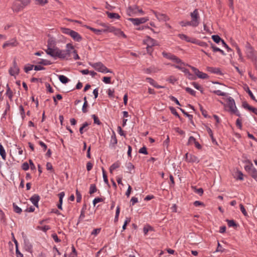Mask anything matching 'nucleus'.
Here are the masks:
<instances>
[{
  "mask_svg": "<svg viewBox=\"0 0 257 257\" xmlns=\"http://www.w3.org/2000/svg\"><path fill=\"white\" fill-rule=\"evenodd\" d=\"M40 199V197L37 194L33 195L30 199L33 205L37 207H38V202Z\"/></svg>",
  "mask_w": 257,
  "mask_h": 257,
  "instance_id": "obj_15",
  "label": "nucleus"
},
{
  "mask_svg": "<svg viewBox=\"0 0 257 257\" xmlns=\"http://www.w3.org/2000/svg\"><path fill=\"white\" fill-rule=\"evenodd\" d=\"M18 45V43L16 39H13L10 41H7L3 45V48H5L7 47H15Z\"/></svg>",
  "mask_w": 257,
  "mask_h": 257,
  "instance_id": "obj_13",
  "label": "nucleus"
},
{
  "mask_svg": "<svg viewBox=\"0 0 257 257\" xmlns=\"http://www.w3.org/2000/svg\"><path fill=\"white\" fill-rule=\"evenodd\" d=\"M185 89L186 92H187L188 93H189V94L193 96H195L196 91H194L193 89H191L190 87H186Z\"/></svg>",
  "mask_w": 257,
  "mask_h": 257,
  "instance_id": "obj_48",
  "label": "nucleus"
},
{
  "mask_svg": "<svg viewBox=\"0 0 257 257\" xmlns=\"http://www.w3.org/2000/svg\"><path fill=\"white\" fill-rule=\"evenodd\" d=\"M245 90L248 93V95L250 96V97L253 100L257 101L254 96L252 94V92L250 90V89L248 86L246 87V89H245Z\"/></svg>",
  "mask_w": 257,
  "mask_h": 257,
  "instance_id": "obj_45",
  "label": "nucleus"
},
{
  "mask_svg": "<svg viewBox=\"0 0 257 257\" xmlns=\"http://www.w3.org/2000/svg\"><path fill=\"white\" fill-rule=\"evenodd\" d=\"M59 79L60 81L63 84H66L69 81V79L67 77L63 75L59 76Z\"/></svg>",
  "mask_w": 257,
  "mask_h": 257,
  "instance_id": "obj_30",
  "label": "nucleus"
},
{
  "mask_svg": "<svg viewBox=\"0 0 257 257\" xmlns=\"http://www.w3.org/2000/svg\"><path fill=\"white\" fill-rule=\"evenodd\" d=\"M189 66L191 68V69L192 70V71H193L194 74L198 78L203 79L208 78V76L207 74L200 71L197 68H196L193 66H191L190 65H189Z\"/></svg>",
  "mask_w": 257,
  "mask_h": 257,
  "instance_id": "obj_8",
  "label": "nucleus"
},
{
  "mask_svg": "<svg viewBox=\"0 0 257 257\" xmlns=\"http://www.w3.org/2000/svg\"><path fill=\"white\" fill-rule=\"evenodd\" d=\"M239 207H240V209L241 211V212L243 213V214L245 216H247V212L246 211L243 205L241 204H240L239 205Z\"/></svg>",
  "mask_w": 257,
  "mask_h": 257,
  "instance_id": "obj_58",
  "label": "nucleus"
},
{
  "mask_svg": "<svg viewBox=\"0 0 257 257\" xmlns=\"http://www.w3.org/2000/svg\"><path fill=\"white\" fill-rule=\"evenodd\" d=\"M51 236L55 242H60L61 241V240L58 238L57 235L56 233L52 234Z\"/></svg>",
  "mask_w": 257,
  "mask_h": 257,
  "instance_id": "obj_63",
  "label": "nucleus"
},
{
  "mask_svg": "<svg viewBox=\"0 0 257 257\" xmlns=\"http://www.w3.org/2000/svg\"><path fill=\"white\" fill-rule=\"evenodd\" d=\"M212 92L218 96H226V93L221 92L219 90H214L212 91Z\"/></svg>",
  "mask_w": 257,
  "mask_h": 257,
  "instance_id": "obj_50",
  "label": "nucleus"
},
{
  "mask_svg": "<svg viewBox=\"0 0 257 257\" xmlns=\"http://www.w3.org/2000/svg\"><path fill=\"white\" fill-rule=\"evenodd\" d=\"M162 55L164 57L171 60L176 63H182V60L180 58L170 53L164 51L162 52Z\"/></svg>",
  "mask_w": 257,
  "mask_h": 257,
  "instance_id": "obj_6",
  "label": "nucleus"
},
{
  "mask_svg": "<svg viewBox=\"0 0 257 257\" xmlns=\"http://www.w3.org/2000/svg\"><path fill=\"white\" fill-rule=\"evenodd\" d=\"M191 21L192 27H197L200 24V17L197 9H195L193 12L190 13Z\"/></svg>",
  "mask_w": 257,
  "mask_h": 257,
  "instance_id": "obj_2",
  "label": "nucleus"
},
{
  "mask_svg": "<svg viewBox=\"0 0 257 257\" xmlns=\"http://www.w3.org/2000/svg\"><path fill=\"white\" fill-rule=\"evenodd\" d=\"M104 200V199L102 198L97 197L94 198V199L93 200V205L95 206L96 203L100 202H103Z\"/></svg>",
  "mask_w": 257,
  "mask_h": 257,
  "instance_id": "obj_56",
  "label": "nucleus"
},
{
  "mask_svg": "<svg viewBox=\"0 0 257 257\" xmlns=\"http://www.w3.org/2000/svg\"><path fill=\"white\" fill-rule=\"evenodd\" d=\"M148 45H149V44L151 45L150 46H154L156 45V41L155 40H154L151 38H149L148 40Z\"/></svg>",
  "mask_w": 257,
  "mask_h": 257,
  "instance_id": "obj_60",
  "label": "nucleus"
},
{
  "mask_svg": "<svg viewBox=\"0 0 257 257\" xmlns=\"http://www.w3.org/2000/svg\"><path fill=\"white\" fill-rule=\"evenodd\" d=\"M226 221L227 222L228 225L229 227H236L237 225L235 223V222L233 220H228L227 219Z\"/></svg>",
  "mask_w": 257,
  "mask_h": 257,
  "instance_id": "obj_41",
  "label": "nucleus"
},
{
  "mask_svg": "<svg viewBox=\"0 0 257 257\" xmlns=\"http://www.w3.org/2000/svg\"><path fill=\"white\" fill-rule=\"evenodd\" d=\"M90 65L98 72L106 73H112V71L108 69L105 66H104L101 62H97Z\"/></svg>",
  "mask_w": 257,
  "mask_h": 257,
  "instance_id": "obj_4",
  "label": "nucleus"
},
{
  "mask_svg": "<svg viewBox=\"0 0 257 257\" xmlns=\"http://www.w3.org/2000/svg\"><path fill=\"white\" fill-rule=\"evenodd\" d=\"M13 207L14 212L19 214L22 213V209L19 207L15 203H13Z\"/></svg>",
  "mask_w": 257,
  "mask_h": 257,
  "instance_id": "obj_31",
  "label": "nucleus"
},
{
  "mask_svg": "<svg viewBox=\"0 0 257 257\" xmlns=\"http://www.w3.org/2000/svg\"><path fill=\"white\" fill-rule=\"evenodd\" d=\"M248 163H249V164L245 166L244 169L246 171L249 173L254 167H253L252 163L250 161H248Z\"/></svg>",
  "mask_w": 257,
  "mask_h": 257,
  "instance_id": "obj_34",
  "label": "nucleus"
},
{
  "mask_svg": "<svg viewBox=\"0 0 257 257\" xmlns=\"http://www.w3.org/2000/svg\"><path fill=\"white\" fill-rule=\"evenodd\" d=\"M103 32H111L114 33L115 35H119V33H121L118 29L111 26H106V29H104Z\"/></svg>",
  "mask_w": 257,
  "mask_h": 257,
  "instance_id": "obj_11",
  "label": "nucleus"
},
{
  "mask_svg": "<svg viewBox=\"0 0 257 257\" xmlns=\"http://www.w3.org/2000/svg\"><path fill=\"white\" fill-rule=\"evenodd\" d=\"M227 103L229 108V110L231 113L235 114L237 116L240 117L241 114L237 110L234 100L231 97H229L227 99Z\"/></svg>",
  "mask_w": 257,
  "mask_h": 257,
  "instance_id": "obj_5",
  "label": "nucleus"
},
{
  "mask_svg": "<svg viewBox=\"0 0 257 257\" xmlns=\"http://www.w3.org/2000/svg\"><path fill=\"white\" fill-rule=\"evenodd\" d=\"M59 203L62 204L63 202V198L65 196V193L64 192H60L59 194Z\"/></svg>",
  "mask_w": 257,
  "mask_h": 257,
  "instance_id": "obj_59",
  "label": "nucleus"
},
{
  "mask_svg": "<svg viewBox=\"0 0 257 257\" xmlns=\"http://www.w3.org/2000/svg\"><path fill=\"white\" fill-rule=\"evenodd\" d=\"M211 38L214 42L216 43H219L220 42L222 43V41H224L218 35H212Z\"/></svg>",
  "mask_w": 257,
  "mask_h": 257,
  "instance_id": "obj_36",
  "label": "nucleus"
},
{
  "mask_svg": "<svg viewBox=\"0 0 257 257\" xmlns=\"http://www.w3.org/2000/svg\"><path fill=\"white\" fill-rule=\"evenodd\" d=\"M34 67V65L31 64H28L24 67V70L26 73H28L30 71L32 70Z\"/></svg>",
  "mask_w": 257,
  "mask_h": 257,
  "instance_id": "obj_44",
  "label": "nucleus"
},
{
  "mask_svg": "<svg viewBox=\"0 0 257 257\" xmlns=\"http://www.w3.org/2000/svg\"><path fill=\"white\" fill-rule=\"evenodd\" d=\"M209 43L210 44L211 48L212 49L213 52H219L220 51V48L215 46L211 42L209 41Z\"/></svg>",
  "mask_w": 257,
  "mask_h": 257,
  "instance_id": "obj_54",
  "label": "nucleus"
},
{
  "mask_svg": "<svg viewBox=\"0 0 257 257\" xmlns=\"http://www.w3.org/2000/svg\"><path fill=\"white\" fill-rule=\"evenodd\" d=\"M146 80L151 85H153L154 87L157 88H164V86H161L157 83L154 79L150 77L146 78Z\"/></svg>",
  "mask_w": 257,
  "mask_h": 257,
  "instance_id": "obj_21",
  "label": "nucleus"
},
{
  "mask_svg": "<svg viewBox=\"0 0 257 257\" xmlns=\"http://www.w3.org/2000/svg\"><path fill=\"white\" fill-rule=\"evenodd\" d=\"M0 155L2 156V159L4 160H6V153L5 150L3 145L0 144Z\"/></svg>",
  "mask_w": 257,
  "mask_h": 257,
  "instance_id": "obj_27",
  "label": "nucleus"
},
{
  "mask_svg": "<svg viewBox=\"0 0 257 257\" xmlns=\"http://www.w3.org/2000/svg\"><path fill=\"white\" fill-rule=\"evenodd\" d=\"M195 192L201 196L203 193V190L202 188H200L198 189L195 188Z\"/></svg>",
  "mask_w": 257,
  "mask_h": 257,
  "instance_id": "obj_64",
  "label": "nucleus"
},
{
  "mask_svg": "<svg viewBox=\"0 0 257 257\" xmlns=\"http://www.w3.org/2000/svg\"><path fill=\"white\" fill-rule=\"evenodd\" d=\"M245 48V53L247 58L252 60H255L256 59V53L250 43L247 42Z\"/></svg>",
  "mask_w": 257,
  "mask_h": 257,
  "instance_id": "obj_3",
  "label": "nucleus"
},
{
  "mask_svg": "<svg viewBox=\"0 0 257 257\" xmlns=\"http://www.w3.org/2000/svg\"><path fill=\"white\" fill-rule=\"evenodd\" d=\"M207 70L212 73L221 74V71L219 68L208 67L207 68Z\"/></svg>",
  "mask_w": 257,
  "mask_h": 257,
  "instance_id": "obj_24",
  "label": "nucleus"
},
{
  "mask_svg": "<svg viewBox=\"0 0 257 257\" xmlns=\"http://www.w3.org/2000/svg\"><path fill=\"white\" fill-rule=\"evenodd\" d=\"M243 173L241 171H237L235 173V175L234 176V178L236 180H243Z\"/></svg>",
  "mask_w": 257,
  "mask_h": 257,
  "instance_id": "obj_29",
  "label": "nucleus"
},
{
  "mask_svg": "<svg viewBox=\"0 0 257 257\" xmlns=\"http://www.w3.org/2000/svg\"><path fill=\"white\" fill-rule=\"evenodd\" d=\"M70 36L74 41L77 42H80L82 39V37L77 32L73 30L70 33Z\"/></svg>",
  "mask_w": 257,
  "mask_h": 257,
  "instance_id": "obj_16",
  "label": "nucleus"
},
{
  "mask_svg": "<svg viewBox=\"0 0 257 257\" xmlns=\"http://www.w3.org/2000/svg\"><path fill=\"white\" fill-rule=\"evenodd\" d=\"M7 89L6 91V95L8 96L10 99H12L13 96V92L9 87L8 84L7 85Z\"/></svg>",
  "mask_w": 257,
  "mask_h": 257,
  "instance_id": "obj_33",
  "label": "nucleus"
},
{
  "mask_svg": "<svg viewBox=\"0 0 257 257\" xmlns=\"http://www.w3.org/2000/svg\"><path fill=\"white\" fill-rule=\"evenodd\" d=\"M170 110L172 114L175 115L176 116H177L178 117H180V116L178 112H177L176 109L173 107H169Z\"/></svg>",
  "mask_w": 257,
  "mask_h": 257,
  "instance_id": "obj_57",
  "label": "nucleus"
},
{
  "mask_svg": "<svg viewBox=\"0 0 257 257\" xmlns=\"http://www.w3.org/2000/svg\"><path fill=\"white\" fill-rule=\"evenodd\" d=\"M193 204L196 207H198V206H203V207L205 206L204 204L202 202H201V201H195L193 203Z\"/></svg>",
  "mask_w": 257,
  "mask_h": 257,
  "instance_id": "obj_62",
  "label": "nucleus"
},
{
  "mask_svg": "<svg viewBox=\"0 0 257 257\" xmlns=\"http://www.w3.org/2000/svg\"><path fill=\"white\" fill-rule=\"evenodd\" d=\"M192 85L197 90L200 91L202 93H203V89L201 85L198 84L197 82H193Z\"/></svg>",
  "mask_w": 257,
  "mask_h": 257,
  "instance_id": "obj_37",
  "label": "nucleus"
},
{
  "mask_svg": "<svg viewBox=\"0 0 257 257\" xmlns=\"http://www.w3.org/2000/svg\"><path fill=\"white\" fill-rule=\"evenodd\" d=\"M74 50V46L71 44L68 43L66 45V49L64 50V51H65V52L67 54V57L68 59L70 56V54L71 53V51H73Z\"/></svg>",
  "mask_w": 257,
  "mask_h": 257,
  "instance_id": "obj_22",
  "label": "nucleus"
},
{
  "mask_svg": "<svg viewBox=\"0 0 257 257\" xmlns=\"http://www.w3.org/2000/svg\"><path fill=\"white\" fill-rule=\"evenodd\" d=\"M195 42H196V43L195 44H196L198 45L201 46L202 47L207 48L208 46L207 43H206L205 42L200 41H196V40H195Z\"/></svg>",
  "mask_w": 257,
  "mask_h": 257,
  "instance_id": "obj_42",
  "label": "nucleus"
},
{
  "mask_svg": "<svg viewBox=\"0 0 257 257\" xmlns=\"http://www.w3.org/2000/svg\"><path fill=\"white\" fill-rule=\"evenodd\" d=\"M107 17L112 19H119L120 18L119 15L117 13H110L108 12H106Z\"/></svg>",
  "mask_w": 257,
  "mask_h": 257,
  "instance_id": "obj_26",
  "label": "nucleus"
},
{
  "mask_svg": "<svg viewBox=\"0 0 257 257\" xmlns=\"http://www.w3.org/2000/svg\"><path fill=\"white\" fill-rule=\"evenodd\" d=\"M177 65H172V66H174L176 68H177L180 70H182V68H183L182 66L185 65V63L182 61V63H176Z\"/></svg>",
  "mask_w": 257,
  "mask_h": 257,
  "instance_id": "obj_51",
  "label": "nucleus"
},
{
  "mask_svg": "<svg viewBox=\"0 0 257 257\" xmlns=\"http://www.w3.org/2000/svg\"><path fill=\"white\" fill-rule=\"evenodd\" d=\"M167 81L171 83L174 84L177 81V79L173 76H171L168 79Z\"/></svg>",
  "mask_w": 257,
  "mask_h": 257,
  "instance_id": "obj_55",
  "label": "nucleus"
},
{
  "mask_svg": "<svg viewBox=\"0 0 257 257\" xmlns=\"http://www.w3.org/2000/svg\"><path fill=\"white\" fill-rule=\"evenodd\" d=\"M20 69L17 65L16 60L15 59L13 61V66L9 69L10 74L12 76H15L19 73Z\"/></svg>",
  "mask_w": 257,
  "mask_h": 257,
  "instance_id": "obj_7",
  "label": "nucleus"
},
{
  "mask_svg": "<svg viewBox=\"0 0 257 257\" xmlns=\"http://www.w3.org/2000/svg\"><path fill=\"white\" fill-rule=\"evenodd\" d=\"M102 81L106 84H110L111 83V78L110 77H104Z\"/></svg>",
  "mask_w": 257,
  "mask_h": 257,
  "instance_id": "obj_61",
  "label": "nucleus"
},
{
  "mask_svg": "<svg viewBox=\"0 0 257 257\" xmlns=\"http://www.w3.org/2000/svg\"><path fill=\"white\" fill-rule=\"evenodd\" d=\"M120 166V162L118 161L115 162L112 164L109 168V172L111 174H112L113 171L116 169L118 168Z\"/></svg>",
  "mask_w": 257,
  "mask_h": 257,
  "instance_id": "obj_25",
  "label": "nucleus"
},
{
  "mask_svg": "<svg viewBox=\"0 0 257 257\" xmlns=\"http://www.w3.org/2000/svg\"><path fill=\"white\" fill-rule=\"evenodd\" d=\"M185 161L188 163H198L199 162V160L198 159V158L191 154H189V153H186L185 154Z\"/></svg>",
  "mask_w": 257,
  "mask_h": 257,
  "instance_id": "obj_9",
  "label": "nucleus"
},
{
  "mask_svg": "<svg viewBox=\"0 0 257 257\" xmlns=\"http://www.w3.org/2000/svg\"><path fill=\"white\" fill-rule=\"evenodd\" d=\"M61 30L63 33L68 35L69 36H70V33H71V32L73 31L70 29L66 28H63L61 29Z\"/></svg>",
  "mask_w": 257,
  "mask_h": 257,
  "instance_id": "obj_47",
  "label": "nucleus"
},
{
  "mask_svg": "<svg viewBox=\"0 0 257 257\" xmlns=\"http://www.w3.org/2000/svg\"><path fill=\"white\" fill-rule=\"evenodd\" d=\"M153 230V228L150 225L145 226L143 228V231L145 235H147L149 231Z\"/></svg>",
  "mask_w": 257,
  "mask_h": 257,
  "instance_id": "obj_39",
  "label": "nucleus"
},
{
  "mask_svg": "<svg viewBox=\"0 0 257 257\" xmlns=\"http://www.w3.org/2000/svg\"><path fill=\"white\" fill-rule=\"evenodd\" d=\"M152 12L159 21L166 22L169 20V18L166 14H161L154 11H152Z\"/></svg>",
  "mask_w": 257,
  "mask_h": 257,
  "instance_id": "obj_12",
  "label": "nucleus"
},
{
  "mask_svg": "<svg viewBox=\"0 0 257 257\" xmlns=\"http://www.w3.org/2000/svg\"><path fill=\"white\" fill-rule=\"evenodd\" d=\"M138 11L139 7L136 5H134L128 8L127 10V13H128V15L131 16V15L138 13Z\"/></svg>",
  "mask_w": 257,
  "mask_h": 257,
  "instance_id": "obj_18",
  "label": "nucleus"
},
{
  "mask_svg": "<svg viewBox=\"0 0 257 257\" xmlns=\"http://www.w3.org/2000/svg\"><path fill=\"white\" fill-rule=\"evenodd\" d=\"M117 143V140L115 134V133L113 132V135L111 137L110 143L109 146L112 148H114L115 145Z\"/></svg>",
  "mask_w": 257,
  "mask_h": 257,
  "instance_id": "obj_23",
  "label": "nucleus"
},
{
  "mask_svg": "<svg viewBox=\"0 0 257 257\" xmlns=\"http://www.w3.org/2000/svg\"><path fill=\"white\" fill-rule=\"evenodd\" d=\"M248 173L257 181V170L255 168H253Z\"/></svg>",
  "mask_w": 257,
  "mask_h": 257,
  "instance_id": "obj_32",
  "label": "nucleus"
},
{
  "mask_svg": "<svg viewBox=\"0 0 257 257\" xmlns=\"http://www.w3.org/2000/svg\"><path fill=\"white\" fill-rule=\"evenodd\" d=\"M125 167L126 168V172L130 174L135 173V166L131 162H127L125 164Z\"/></svg>",
  "mask_w": 257,
  "mask_h": 257,
  "instance_id": "obj_20",
  "label": "nucleus"
},
{
  "mask_svg": "<svg viewBox=\"0 0 257 257\" xmlns=\"http://www.w3.org/2000/svg\"><path fill=\"white\" fill-rule=\"evenodd\" d=\"M97 191L96 185L94 184H91L89 188V194H92Z\"/></svg>",
  "mask_w": 257,
  "mask_h": 257,
  "instance_id": "obj_40",
  "label": "nucleus"
},
{
  "mask_svg": "<svg viewBox=\"0 0 257 257\" xmlns=\"http://www.w3.org/2000/svg\"><path fill=\"white\" fill-rule=\"evenodd\" d=\"M102 175H103V178L104 182H105V184L108 185V181L107 179V177L106 174L105 173V171L103 168H102Z\"/></svg>",
  "mask_w": 257,
  "mask_h": 257,
  "instance_id": "obj_49",
  "label": "nucleus"
},
{
  "mask_svg": "<svg viewBox=\"0 0 257 257\" xmlns=\"http://www.w3.org/2000/svg\"><path fill=\"white\" fill-rule=\"evenodd\" d=\"M178 37L182 40H185L188 42H191L192 43H195V39L191 38L184 34H179Z\"/></svg>",
  "mask_w": 257,
  "mask_h": 257,
  "instance_id": "obj_17",
  "label": "nucleus"
},
{
  "mask_svg": "<svg viewBox=\"0 0 257 257\" xmlns=\"http://www.w3.org/2000/svg\"><path fill=\"white\" fill-rule=\"evenodd\" d=\"M179 24L182 27H186V26H191L192 27V24L191 23L190 21H182L179 22Z\"/></svg>",
  "mask_w": 257,
  "mask_h": 257,
  "instance_id": "obj_43",
  "label": "nucleus"
},
{
  "mask_svg": "<svg viewBox=\"0 0 257 257\" xmlns=\"http://www.w3.org/2000/svg\"><path fill=\"white\" fill-rule=\"evenodd\" d=\"M92 117L93 118L94 123L97 124L98 125H100L101 124L100 121L99 120V118L96 115H95V114H93L92 115Z\"/></svg>",
  "mask_w": 257,
  "mask_h": 257,
  "instance_id": "obj_52",
  "label": "nucleus"
},
{
  "mask_svg": "<svg viewBox=\"0 0 257 257\" xmlns=\"http://www.w3.org/2000/svg\"><path fill=\"white\" fill-rule=\"evenodd\" d=\"M30 3V0H15L12 6V9L15 12H19L22 10Z\"/></svg>",
  "mask_w": 257,
  "mask_h": 257,
  "instance_id": "obj_1",
  "label": "nucleus"
},
{
  "mask_svg": "<svg viewBox=\"0 0 257 257\" xmlns=\"http://www.w3.org/2000/svg\"><path fill=\"white\" fill-rule=\"evenodd\" d=\"M76 201L77 202H80L81 200V194L79 191H78V190H76Z\"/></svg>",
  "mask_w": 257,
  "mask_h": 257,
  "instance_id": "obj_53",
  "label": "nucleus"
},
{
  "mask_svg": "<svg viewBox=\"0 0 257 257\" xmlns=\"http://www.w3.org/2000/svg\"><path fill=\"white\" fill-rule=\"evenodd\" d=\"M38 64L43 65H51L52 63L46 59H41V60L38 62Z\"/></svg>",
  "mask_w": 257,
  "mask_h": 257,
  "instance_id": "obj_38",
  "label": "nucleus"
},
{
  "mask_svg": "<svg viewBox=\"0 0 257 257\" xmlns=\"http://www.w3.org/2000/svg\"><path fill=\"white\" fill-rule=\"evenodd\" d=\"M57 52V48L55 49L51 48L50 47H48V49L46 50V52L48 55H50L51 57L56 58L57 55H56V52Z\"/></svg>",
  "mask_w": 257,
  "mask_h": 257,
  "instance_id": "obj_19",
  "label": "nucleus"
},
{
  "mask_svg": "<svg viewBox=\"0 0 257 257\" xmlns=\"http://www.w3.org/2000/svg\"><path fill=\"white\" fill-rule=\"evenodd\" d=\"M128 20L134 25L138 26L141 24L146 23L149 20V19L147 18H130Z\"/></svg>",
  "mask_w": 257,
  "mask_h": 257,
  "instance_id": "obj_10",
  "label": "nucleus"
},
{
  "mask_svg": "<svg viewBox=\"0 0 257 257\" xmlns=\"http://www.w3.org/2000/svg\"><path fill=\"white\" fill-rule=\"evenodd\" d=\"M89 125L88 123L87 122H85L82 125V126L79 128V132L81 134H83L84 133V129L87 127Z\"/></svg>",
  "mask_w": 257,
  "mask_h": 257,
  "instance_id": "obj_46",
  "label": "nucleus"
},
{
  "mask_svg": "<svg viewBox=\"0 0 257 257\" xmlns=\"http://www.w3.org/2000/svg\"><path fill=\"white\" fill-rule=\"evenodd\" d=\"M56 55H57L56 57H58L59 58L68 59L67 54L64 50H60L57 48V52H56Z\"/></svg>",
  "mask_w": 257,
  "mask_h": 257,
  "instance_id": "obj_14",
  "label": "nucleus"
},
{
  "mask_svg": "<svg viewBox=\"0 0 257 257\" xmlns=\"http://www.w3.org/2000/svg\"><path fill=\"white\" fill-rule=\"evenodd\" d=\"M179 109L182 111V112L187 117H188V118L189 119V120L191 121V123H193V120H192V119H193V115H191V114H189V113H188L187 112H186L183 109L181 108H179Z\"/></svg>",
  "mask_w": 257,
  "mask_h": 257,
  "instance_id": "obj_35",
  "label": "nucleus"
},
{
  "mask_svg": "<svg viewBox=\"0 0 257 257\" xmlns=\"http://www.w3.org/2000/svg\"><path fill=\"white\" fill-rule=\"evenodd\" d=\"M86 28L88 29H89L90 30L92 31V32H93L95 34H96L97 35H100L101 34V33L103 32V29H101V30L96 29L92 28L89 26H86Z\"/></svg>",
  "mask_w": 257,
  "mask_h": 257,
  "instance_id": "obj_28",
  "label": "nucleus"
}]
</instances>
